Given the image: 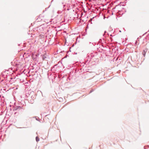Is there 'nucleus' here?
<instances>
[{"instance_id": "obj_1", "label": "nucleus", "mask_w": 149, "mask_h": 149, "mask_svg": "<svg viewBox=\"0 0 149 149\" xmlns=\"http://www.w3.org/2000/svg\"><path fill=\"white\" fill-rule=\"evenodd\" d=\"M148 50V49H147V50H146L145 49L143 50V52H142V54L144 56H145L146 53L147 52V51Z\"/></svg>"}, {"instance_id": "obj_2", "label": "nucleus", "mask_w": 149, "mask_h": 149, "mask_svg": "<svg viewBox=\"0 0 149 149\" xmlns=\"http://www.w3.org/2000/svg\"><path fill=\"white\" fill-rule=\"evenodd\" d=\"M38 137H36V140H38Z\"/></svg>"}, {"instance_id": "obj_3", "label": "nucleus", "mask_w": 149, "mask_h": 149, "mask_svg": "<svg viewBox=\"0 0 149 149\" xmlns=\"http://www.w3.org/2000/svg\"><path fill=\"white\" fill-rule=\"evenodd\" d=\"M147 49H148V48H147L146 47V49H145V50H147Z\"/></svg>"}, {"instance_id": "obj_4", "label": "nucleus", "mask_w": 149, "mask_h": 149, "mask_svg": "<svg viewBox=\"0 0 149 149\" xmlns=\"http://www.w3.org/2000/svg\"><path fill=\"white\" fill-rule=\"evenodd\" d=\"M144 149H146V147L145 146L144 147Z\"/></svg>"}, {"instance_id": "obj_5", "label": "nucleus", "mask_w": 149, "mask_h": 149, "mask_svg": "<svg viewBox=\"0 0 149 149\" xmlns=\"http://www.w3.org/2000/svg\"><path fill=\"white\" fill-rule=\"evenodd\" d=\"M39 140H36L37 142H38V141H39Z\"/></svg>"}]
</instances>
